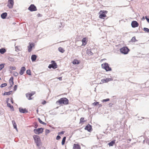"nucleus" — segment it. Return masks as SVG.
I'll use <instances>...</instances> for the list:
<instances>
[{
  "label": "nucleus",
  "mask_w": 149,
  "mask_h": 149,
  "mask_svg": "<svg viewBox=\"0 0 149 149\" xmlns=\"http://www.w3.org/2000/svg\"><path fill=\"white\" fill-rule=\"evenodd\" d=\"M69 100L65 97H63L61 98L60 99L58 100L56 102V104L62 105H67L69 104Z\"/></svg>",
  "instance_id": "nucleus-1"
},
{
  "label": "nucleus",
  "mask_w": 149,
  "mask_h": 149,
  "mask_svg": "<svg viewBox=\"0 0 149 149\" xmlns=\"http://www.w3.org/2000/svg\"><path fill=\"white\" fill-rule=\"evenodd\" d=\"M108 11L105 10H101L99 13L100 15L99 17L100 19H104L107 17L106 14H107Z\"/></svg>",
  "instance_id": "nucleus-2"
},
{
  "label": "nucleus",
  "mask_w": 149,
  "mask_h": 149,
  "mask_svg": "<svg viewBox=\"0 0 149 149\" xmlns=\"http://www.w3.org/2000/svg\"><path fill=\"white\" fill-rule=\"evenodd\" d=\"M33 137L36 145L38 146H40L41 143V140L40 137L37 135H34Z\"/></svg>",
  "instance_id": "nucleus-3"
},
{
  "label": "nucleus",
  "mask_w": 149,
  "mask_h": 149,
  "mask_svg": "<svg viewBox=\"0 0 149 149\" xmlns=\"http://www.w3.org/2000/svg\"><path fill=\"white\" fill-rule=\"evenodd\" d=\"M36 93L35 91H32L31 93H28L26 94V96L29 100H31L33 99L31 97Z\"/></svg>",
  "instance_id": "nucleus-4"
},
{
  "label": "nucleus",
  "mask_w": 149,
  "mask_h": 149,
  "mask_svg": "<svg viewBox=\"0 0 149 149\" xmlns=\"http://www.w3.org/2000/svg\"><path fill=\"white\" fill-rule=\"evenodd\" d=\"M129 51V49L127 47H123L120 49L121 53L125 54H127Z\"/></svg>",
  "instance_id": "nucleus-5"
},
{
  "label": "nucleus",
  "mask_w": 149,
  "mask_h": 149,
  "mask_svg": "<svg viewBox=\"0 0 149 149\" xmlns=\"http://www.w3.org/2000/svg\"><path fill=\"white\" fill-rule=\"evenodd\" d=\"M102 68H104L106 71L111 70V69L109 66L108 64L107 63H104L102 64Z\"/></svg>",
  "instance_id": "nucleus-6"
},
{
  "label": "nucleus",
  "mask_w": 149,
  "mask_h": 149,
  "mask_svg": "<svg viewBox=\"0 0 149 149\" xmlns=\"http://www.w3.org/2000/svg\"><path fill=\"white\" fill-rule=\"evenodd\" d=\"M51 64H49L48 67L49 68H52L54 69H56L57 68V65L56 63L54 61H52L51 62Z\"/></svg>",
  "instance_id": "nucleus-7"
},
{
  "label": "nucleus",
  "mask_w": 149,
  "mask_h": 149,
  "mask_svg": "<svg viewBox=\"0 0 149 149\" xmlns=\"http://www.w3.org/2000/svg\"><path fill=\"white\" fill-rule=\"evenodd\" d=\"M14 4L13 0H8L7 6L9 8H13Z\"/></svg>",
  "instance_id": "nucleus-8"
},
{
  "label": "nucleus",
  "mask_w": 149,
  "mask_h": 149,
  "mask_svg": "<svg viewBox=\"0 0 149 149\" xmlns=\"http://www.w3.org/2000/svg\"><path fill=\"white\" fill-rule=\"evenodd\" d=\"M43 129L42 128H39L37 129H35L33 131L34 132L37 134H39L40 133H42L43 132Z\"/></svg>",
  "instance_id": "nucleus-9"
},
{
  "label": "nucleus",
  "mask_w": 149,
  "mask_h": 149,
  "mask_svg": "<svg viewBox=\"0 0 149 149\" xmlns=\"http://www.w3.org/2000/svg\"><path fill=\"white\" fill-rule=\"evenodd\" d=\"M28 9L31 11H35L37 10L36 7L33 4L31 5Z\"/></svg>",
  "instance_id": "nucleus-10"
},
{
  "label": "nucleus",
  "mask_w": 149,
  "mask_h": 149,
  "mask_svg": "<svg viewBox=\"0 0 149 149\" xmlns=\"http://www.w3.org/2000/svg\"><path fill=\"white\" fill-rule=\"evenodd\" d=\"M132 26L133 28L137 27L139 26V24L136 21H133L131 23Z\"/></svg>",
  "instance_id": "nucleus-11"
},
{
  "label": "nucleus",
  "mask_w": 149,
  "mask_h": 149,
  "mask_svg": "<svg viewBox=\"0 0 149 149\" xmlns=\"http://www.w3.org/2000/svg\"><path fill=\"white\" fill-rule=\"evenodd\" d=\"M81 147L79 144L74 143L73 145L72 149H81Z\"/></svg>",
  "instance_id": "nucleus-12"
},
{
  "label": "nucleus",
  "mask_w": 149,
  "mask_h": 149,
  "mask_svg": "<svg viewBox=\"0 0 149 149\" xmlns=\"http://www.w3.org/2000/svg\"><path fill=\"white\" fill-rule=\"evenodd\" d=\"M85 130H86L89 132H91L92 130L91 126L88 124L86 126Z\"/></svg>",
  "instance_id": "nucleus-13"
},
{
  "label": "nucleus",
  "mask_w": 149,
  "mask_h": 149,
  "mask_svg": "<svg viewBox=\"0 0 149 149\" xmlns=\"http://www.w3.org/2000/svg\"><path fill=\"white\" fill-rule=\"evenodd\" d=\"M86 120H85L84 117H81L80 119L79 124L81 125H83L84 123L86 122Z\"/></svg>",
  "instance_id": "nucleus-14"
},
{
  "label": "nucleus",
  "mask_w": 149,
  "mask_h": 149,
  "mask_svg": "<svg viewBox=\"0 0 149 149\" xmlns=\"http://www.w3.org/2000/svg\"><path fill=\"white\" fill-rule=\"evenodd\" d=\"M25 70H26L25 68L24 67H22L21 68V70L19 72V74L21 75H22L24 74V72L25 71Z\"/></svg>",
  "instance_id": "nucleus-15"
},
{
  "label": "nucleus",
  "mask_w": 149,
  "mask_h": 149,
  "mask_svg": "<svg viewBox=\"0 0 149 149\" xmlns=\"http://www.w3.org/2000/svg\"><path fill=\"white\" fill-rule=\"evenodd\" d=\"M34 46V43H29V46L28 47V51L29 52H30L31 51L32 47Z\"/></svg>",
  "instance_id": "nucleus-16"
},
{
  "label": "nucleus",
  "mask_w": 149,
  "mask_h": 149,
  "mask_svg": "<svg viewBox=\"0 0 149 149\" xmlns=\"http://www.w3.org/2000/svg\"><path fill=\"white\" fill-rule=\"evenodd\" d=\"M19 111L20 112L23 113L28 112V111L26 109H23L22 108H19Z\"/></svg>",
  "instance_id": "nucleus-17"
},
{
  "label": "nucleus",
  "mask_w": 149,
  "mask_h": 149,
  "mask_svg": "<svg viewBox=\"0 0 149 149\" xmlns=\"http://www.w3.org/2000/svg\"><path fill=\"white\" fill-rule=\"evenodd\" d=\"M9 83L10 85V87H12L14 84L13 77H11L10 78L9 80Z\"/></svg>",
  "instance_id": "nucleus-18"
},
{
  "label": "nucleus",
  "mask_w": 149,
  "mask_h": 149,
  "mask_svg": "<svg viewBox=\"0 0 149 149\" xmlns=\"http://www.w3.org/2000/svg\"><path fill=\"white\" fill-rule=\"evenodd\" d=\"M87 40V38H83L82 41V44L84 45H85L86 44V40Z\"/></svg>",
  "instance_id": "nucleus-19"
},
{
  "label": "nucleus",
  "mask_w": 149,
  "mask_h": 149,
  "mask_svg": "<svg viewBox=\"0 0 149 149\" xmlns=\"http://www.w3.org/2000/svg\"><path fill=\"white\" fill-rule=\"evenodd\" d=\"M86 54L89 56H91L93 54L91 49H87L86 51Z\"/></svg>",
  "instance_id": "nucleus-20"
},
{
  "label": "nucleus",
  "mask_w": 149,
  "mask_h": 149,
  "mask_svg": "<svg viewBox=\"0 0 149 149\" xmlns=\"http://www.w3.org/2000/svg\"><path fill=\"white\" fill-rule=\"evenodd\" d=\"M110 80V79L106 78L105 79H103L101 80V81L102 83H106L108 82Z\"/></svg>",
  "instance_id": "nucleus-21"
},
{
  "label": "nucleus",
  "mask_w": 149,
  "mask_h": 149,
  "mask_svg": "<svg viewBox=\"0 0 149 149\" xmlns=\"http://www.w3.org/2000/svg\"><path fill=\"white\" fill-rule=\"evenodd\" d=\"M37 56L36 55H33L31 56V59L32 61H34L36 60Z\"/></svg>",
  "instance_id": "nucleus-22"
},
{
  "label": "nucleus",
  "mask_w": 149,
  "mask_h": 149,
  "mask_svg": "<svg viewBox=\"0 0 149 149\" xmlns=\"http://www.w3.org/2000/svg\"><path fill=\"white\" fill-rule=\"evenodd\" d=\"M80 63V61L77 59H74L72 62L74 64H79Z\"/></svg>",
  "instance_id": "nucleus-23"
},
{
  "label": "nucleus",
  "mask_w": 149,
  "mask_h": 149,
  "mask_svg": "<svg viewBox=\"0 0 149 149\" xmlns=\"http://www.w3.org/2000/svg\"><path fill=\"white\" fill-rule=\"evenodd\" d=\"M99 102H94L92 104L94 106H95L96 105H99V107H101L102 106V105L101 104H99Z\"/></svg>",
  "instance_id": "nucleus-24"
},
{
  "label": "nucleus",
  "mask_w": 149,
  "mask_h": 149,
  "mask_svg": "<svg viewBox=\"0 0 149 149\" xmlns=\"http://www.w3.org/2000/svg\"><path fill=\"white\" fill-rule=\"evenodd\" d=\"M7 16V13H3L1 15V17L3 19H5Z\"/></svg>",
  "instance_id": "nucleus-25"
},
{
  "label": "nucleus",
  "mask_w": 149,
  "mask_h": 149,
  "mask_svg": "<svg viewBox=\"0 0 149 149\" xmlns=\"http://www.w3.org/2000/svg\"><path fill=\"white\" fill-rule=\"evenodd\" d=\"M115 140L112 141H111V142L108 143V145H109V146H112L115 144Z\"/></svg>",
  "instance_id": "nucleus-26"
},
{
  "label": "nucleus",
  "mask_w": 149,
  "mask_h": 149,
  "mask_svg": "<svg viewBox=\"0 0 149 149\" xmlns=\"http://www.w3.org/2000/svg\"><path fill=\"white\" fill-rule=\"evenodd\" d=\"M12 123L14 128L16 130H17V125L15 121L14 120H13L12 121Z\"/></svg>",
  "instance_id": "nucleus-27"
},
{
  "label": "nucleus",
  "mask_w": 149,
  "mask_h": 149,
  "mask_svg": "<svg viewBox=\"0 0 149 149\" xmlns=\"http://www.w3.org/2000/svg\"><path fill=\"white\" fill-rule=\"evenodd\" d=\"M6 52V50L4 48H2L0 49V53L1 54H3Z\"/></svg>",
  "instance_id": "nucleus-28"
},
{
  "label": "nucleus",
  "mask_w": 149,
  "mask_h": 149,
  "mask_svg": "<svg viewBox=\"0 0 149 149\" xmlns=\"http://www.w3.org/2000/svg\"><path fill=\"white\" fill-rule=\"evenodd\" d=\"M136 41H137V40H136L135 36L133 37L131 40V42H134Z\"/></svg>",
  "instance_id": "nucleus-29"
},
{
  "label": "nucleus",
  "mask_w": 149,
  "mask_h": 149,
  "mask_svg": "<svg viewBox=\"0 0 149 149\" xmlns=\"http://www.w3.org/2000/svg\"><path fill=\"white\" fill-rule=\"evenodd\" d=\"M66 139V137L65 136L63 138V139L62 140V142H61V144H62V145H63L65 144V141Z\"/></svg>",
  "instance_id": "nucleus-30"
},
{
  "label": "nucleus",
  "mask_w": 149,
  "mask_h": 149,
  "mask_svg": "<svg viewBox=\"0 0 149 149\" xmlns=\"http://www.w3.org/2000/svg\"><path fill=\"white\" fill-rule=\"evenodd\" d=\"M12 91H10L8 92H5L4 93V95H10L12 93Z\"/></svg>",
  "instance_id": "nucleus-31"
},
{
  "label": "nucleus",
  "mask_w": 149,
  "mask_h": 149,
  "mask_svg": "<svg viewBox=\"0 0 149 149\" xmlns=\"http://www.w3.org/2000/svg\"><path fill=\"white\" fill-rule=\"evenodd\" d=\"M58 50L60 52L62 53H63L65 51V50H64L63 48L61 47H59L58 49Z\"/></svg>",
  "instance_id": "nucleus-32"
},
{
  "label": "nucleus",
  "mask_w": 149,
  "mask_h": 149,
  "mask_svg": "<svg viewBox=\"0 0 149 149\" xmlns=\"http://www.w3.org/2000/svg\"><path fill=\"white\" fill-rule=\"evenodd\" d=\"M7 106L9 107L11 109H13V107L12 105H11L9 103H7Z\"/></svg>",
  "instance_id": "nucleus-33"
},
{
  "label": "nucleus",
  "mask_w": 149,
  "mask_h": 149,
  "mask_svg": "<svg viewBox=\"0 0 149 149\" xmlns=\"http://www.w3.org/2000/svg\"><path fill=\"white\" fill-rule=\"evenodd\" d=\"M4 64H0V70H1L4 67Z\"/></svg>",
  "instance_id": "nucleus-34"
},
{
  "label": "nucleus",
  "mask_w": 149,
  "mask_h": 149,
  "mask_svg": "<svg viewBox=\"0 0 149 149\" xmlns=\"http://www.w3.org/2000/svg\"><path fill=\"white\" fill-rule=\"evenodd\" d=\"M26 74L29 75H31V72L30 70H28L26 71Z\"/></svg>",
  "instance_id": "nucleus-35"
},
{
  "label": "nucleus",
  "mask_w": 149,
  "mask_h": 149,
  "mask_svg": "<svg viewBox=\"0 0 149 149\" xmlns=\"http://www.w3.org/2000/svg\"><path fill=\"white\" fill-rule=\"evenodd\" d=\"M143 30L146 32L149 33V29L147 28H144L143 29Z\"/></svg>",
  "instance_id": "nucleus-36"
},
{
  "label": "nucleus",
  "mask_w": 149,
  "mask_h": 149,
  "mask_svg": "<svg viewBox=\"0 0 149 149\" xmlns=\"http://www.w3.org/2000/svg\"><path fill=\"white\" fill-rule=\"evenodd\" d=\"M7 85V84L6 83H4L2 84L1 85L0 87L1 88H3L4 87L6 86Z\"/></svg>",
  "instance_id": "nucleus-37"
},
{
  "label": "nucleus",
  "mask_w": 149,
  "mask_h": 149,
  "mask_svg": "<svg viewBox=\"0 0 149 149\" xmlns=\"http://www.w3.org/2000/svg\"><path fill=\"white\" fill-rule=\"evenodd\" d=\"M109 100V98H107L106 99H104L102 100V102H107Z\"/></svg>",
  "instance_id": "nucleus-38"
},
{
  "label": "nucleus",
  "mask_w": 149,
  "mask_h": 149,
  "mask_svg": "<svg viewBox=\"0 0 149 149\" xmlns=\"http://www.w3.org/2000/svg\"><path fill=\"white\" fill-rule=\"evenodd\" d=\"M17 88V86L16 85H15L14 87V90L15 91Z\"/></svg>",
  "instance_id": "nucleus-39"
},
{
  "label": "nucleus",
  "mask_w": 149,
  "mask_h": 149,
  "mask_svg": "<svg viewBox=\"0 0 149 149\" xmlns=\"http://www.w3.org/2000/svg\"><path fill=\"white\" fill-rule=\"evenodd\" d=\"M38 121H39V122L40 123L42 124H44V123L39 118L38 119Z\"/></svg>",
  "instance_id": "nucleus-40"
},
{
  "label": "nucleus",
  "mask_w": 149,
  "mask_h": 149,
  "mask_svg": "<svg viewBox=\"0 0 149 149\" xmlns=\"http://www.w3.org/2000/svg\"><path fill=\"white\" fill-rule=\"evenodd\" d=\"M10 68L12 70H15L16 69V68L15 67H11Z\"/></svg>",
  "instance_id": "nucleus-41"
},
{
  "label": "nucleus",
  "mask_w": 149,
  "mask_h": 149,
  "mask_svg": "<svg viewBox=\"0 0 149 149\" xmlns=\"http://www.w3.org/2000/svg\"><path fill=\"white\" fill-rule=\"evenodd\" d=\"M60 139H61V137L59 135L57 136L56 137V139L57 140H59Z\"/></svg>",
  "instance_id": "nucleus-42"
},
{
  "label": "nucleus",
  "mask_w": 149,
  "mask_h": 149,
  "mask_svg": "<svg viewBox=\"0 0 149 149\" xmlns=\"http://www.w3.org/2000/svg\"><path fill=\"white\" fill-rule=\"evenodd\" d=\"M18 74V73L17 72H14V75L16 76H17Z\"/></svg>",
  "instance_id": "nucleus-43"
},
{
  "label": "nucleus",
  "mask_w": 149,
  "mask_h": 149,
  "mask_svg": "<svg viewBox=\"0 0 149 149\" xmlns=\"http://www.w3.org/2000/svg\"><path fill=\"white\" fill-rule=\"evenodd\" d=\"M145 18L147 20V22L149 23V19L146 16L145 17Z\"/></svg>",
  "instance_id": "nucleus-44"
},
{
  "label": "nucleus",
  "mask_w": 149,
  "mask_h": 149,
  "mask_svg": "<svg viewBox=\"0 0 149 149\" xmlns=\"http://www.w3.org/2000/svg\"><path fill=\"white\" fill-rule=\"evenodd\" d=\"M64 133V132L63 131H62L61 132H60L58 134H63Z\"/></svg>",
  "instance_id": "nucleus-45"
},
{
  "label": "nucleus",
  "mask_w": 149,
  "mask_h": 149,
  "mask_svg": "<svg viewBox=\"0 0 149 149\" xmlns=\"http://www.w3.org/2000/svg\"><path fill=\"white\" fill-rule=\"evenodd\" d=\"M59 79L60 80H62V77H60L57 78Z\"/></svg>",
  "instance_id": "nucleus-46"
},
{
  "label": "nucleus",
  "mask_w": 149,
  "mask_h": 149,
  "mask_svg": "<svg viewBox=\"0 0 149 149\" xmlns=\"http://www.w3.org/2000/svg\"><path fill=\"white\" fill-rule=\"evenodd\" d=\"M46 103V101L45 100L42 103V104H45Z\"/></svg>",
  "instance_id": "nucleus-47"
},
{
  "label": "nucleus",
  "mask_w": 149,
  "mask_h": 149,
  "mask_svg": "<svg viewBox=\"0 0 149 149\" xmlns=\"http://www.w3.org/2000/svg\"><path fill=\"white\" fill-rule=\"evenodd\" d=\"M46 132L47 133H49V130H46Z\"/></svg>",
  "instance_id": "nucleus-48"
},
{
  "label": "nucleus",
  "mask_w": 149,
  "mask_h": 149,
  "mask_svg": "<svg viewBox=\"0 0 149 149\" xmlns=\"http://www.w3.org/2000/svg\"><path fill=\"white\" fill-rule=\"evenodd\" d=\"M143 19H144V17H143Z\"/></svg>",
  "instance_id": "nucleus-49"
},
{
  "label": "nucleus",
  "mask_w": 149,
  "mask_h": 149,
  "mask_svg": "<svg viewBox=\"0 0 149 149\" xmlns=\"http://www.w3.org/2000/svg\"><path fill=\"white\" fill-rule=\"evenodd\" d=\"M143 19H144V17H143Z\"/></svg>",
  "instance_id": "nucleus-50"
},
{
  "label": "nucleus",
  "mask_w": 149,
  "mask_h": 149,
  "mask_svg": "<svg viewBox=\"0 0 149 149\" xmlns=\"http://www.w3.org/2000/svg\"><path fill=\"white\" fill-rule=\"evenodd\" d=\"M37 112H38V110H37Z\"/></svg>",
  "instance_id": "nucleus-51"
},
{
  "label": "nucleus",
  "mask_w": 149,
  "mask_h": 149,
  "mask_svg": "<svg viewBox=\"0 0 149 149\" xmlns=\"http://www.w3.org/2000/svg\"><path fill=\"white\" fill-rule=\"evenodd\" d=\"M54 149H55V148H54Z\"/></svg>",
  "instance_id": "nucleus-52"
}]
</instances>
